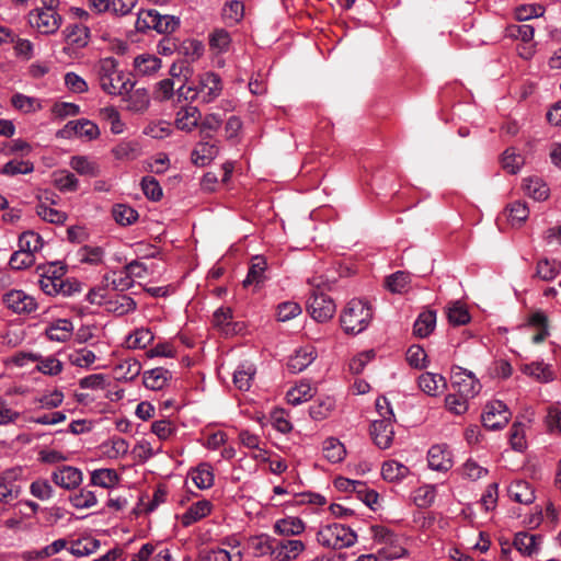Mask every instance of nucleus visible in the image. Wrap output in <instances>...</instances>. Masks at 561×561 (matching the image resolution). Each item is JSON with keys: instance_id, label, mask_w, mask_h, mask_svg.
I'll use <instances>...</instances> for the list:
<instances>
[{"instance_id": "nucleus-17", "label": "nucleus", "mask_w": 561, "mask_h": 561, "mask_svg": "<svg viewBox=\"0 0 561 561\" xmlns=\"http://www.w3.org/2000/svg\"><path fill=\"white\" fill-rule=\"evenodd\" d=\"M144 386L150 390H161L165 387L172 374L163 367H157L144 373Z\"/></svg>"}, {"instance_id": "nucleus-29", "label": "nucleus", "mask_w": 561, "mask_h": 561, "mask_svg": "<svg viewBox=\"0 0 561 561\" xmlns=\"http://www.w3.org/2000/svg\"><path fill=\"white\" fill-rule=\"evenodd\" d=\"M410 469L396 460H388L381 467V476L389 482L400 481L408 477Z\"/></svg>"}, {"instance_id": "nucleus-3", "label": "nucleus", "mask_w": 561, "mask_h": 561, "mask_svg": "<svg viewBox=\"0 0 561 561\" xmlns=\"http://www.w3.org/2000/svg\"><path fill=\"white\" fill-rule=\"evenodd\" d=\"M184 88L182 85L179 89L180 96L184 95L186 100L201 98L202 102L210 103L220 95L222 83L219 75L210 71L201 76L198 88L194 91L193 95L184 94Z\"/></svg>"}, {"instance_id": "nucleus-16", "label": "nucleus", "mask_w": 561, "mask_h": 561, "mask_svg": "<svg viewBox=\"0 0 561 561\" xmlns=\"http://www.w3.org/2000/svg\"><path fill=\"white\" fill-rule=\"evenodd\" d=\"M65 41L68 45L76 48H83L89 44L90 30L83 24H71L62 31Z\"/></svg>"}, {"instance_id": "nucleus-37", "label": "nucleus", "mask_w": 561, "mask_h": 561, "mask_svg": "<svg viewBox=\"0 0 561 561\" xmlns=\"http://www.w3.org/2000/svg\"><path fill=\"white\" fill-rule=\"evenodd\" d=\"M118 480V474L114 469H98L91 473V483L104 489L113 488Z\"/></svg>"}, {"instance_id": "nucleus-26", "label": "nucleus", "mask_w": 561, "mask_h": 561, "mask_svg": "<svg viewBox=\"0 0 561 561\" xmlns=\"http://www.w3.org/2000/svg\"><path fill=\"white\" fill-rule=\"evenodd\" d=\"M436 324V312L432 310L423 311L419 314L413 325V334L423 339L428 336Z\"/></svg>"}, {"instance_id": "nucleus-31", "label": "nucleus", "mask_w": 561, "mask_h": 561, "mask_svg": "<svg viewBox=\"0 0 561 561\" xmlns=\"http://www.w3.org/2000/svg\"><path fill=\"white\" fill-rule=\"evenodd\" d=\"M100 548V541L92 537H83L71 542L69 552L76 557H85Z\"/></svg>"}, {"instance_id": "nucleus-64", "label": "nucleus", "mask_w": 561, "mask_h": 561, "mask_svg": "<svg viewBox=\"0 0 561 561\" xmlns=\"http://www.w3.org/2000/svg\"><path fill=\"white\" fill-rule=\"evenodd\" d=\"M95 358V354L87 348L76 351L69 355L70 363L79 367H88L94 363Z\"/></svg>"}, {"instance_id": "nucleus-51", "label": "nucleus", "mask_w": 561, "mask_h": 561, "mask_svg": "<svg viewBox=\"0 0 561 561\" xmlns=\"http://www.w3.org/2000/svg\"><path fill=\"white\" fill-rule=\"evenodd\" d=\"M70 503L76 508H89L96 504L98 500L94 492L82 489L80 492L69 496Z\"/></svg>"}, {"instance_id": "nucleus-47", "label": "nucleus", "mask_w": 561, "mask_h": 561, "mask_svg": "<svg viewBox=\"0 0 561 561\" xmlns=\"http://www.w3.org/2000/svg\"><path fill=\"white\" fill-rule=\"evenodd\" d=\"M113 216L117 224L127 226L138 219V213L130 206L118 204L113 208Z\"/></svg>"}, {"instance_id": "nucleus-13", "label": "nucleus", "mask_w": 561, "mask_h": 561, "mask_svg": "<svg viewBox=\"0 0 561 561\" xmlns=\"http://www.w3.org/2000/svg\"><path fill=\"white\" fill-rule=\"evenodd\" d=\"M428 466L436 471H448L453 467L451 453L446 445H434L427 453Z\"/></svg>"}, {"instance_id": "nucleus-11", "label": "nucleus", "mask_w": 561, "mask_h": 561, "mask_svg": "<svg viewBox=\"0 0 561 561\" xmlns=\"http://www.w3.org/2000/svg\"><path fill=\"white\" fill-rule=\"evenodd\" d=\"M392 419L375 420L370 426V435L375 444L381 448H389L393 439Z\"/></svg>"}, {"instance_id": "nucleus-58", "label": "nucleus", "mask_w": 561, "mask_h": 561, "mask_svg": "<svg viewBox=\"0 0 561 561\" xmlns=\"http://www.w3.org/2000/svg\"><path fill=\"white\" fill-rule=\"evenodd\" d=\"M34 262V254L31 252L18 250L11 255L9 265L12 270H23L31 266Z\"/></svg>"}, {"instance_id": "nucleus-36", "label": "nucleus", "mask_w": 561, "mask_h": 561, "mask_svg": "<svg viewBox=\"0 0 561 561\" xmlns=\"http://www.w3.org/2000/svg\"><path fill=\"white\" fill-rule=\"evenodd\" d=\"M525 193L536 201H545L549 196V188L539 178H529L524 180Z\"/></svg>"}, {"instance_id": "nucleus-35", "label": "nucleus", "mask_w": 561, "mask_h": 561, "mask_svg": "<svg viewBox=\"0 0 561 561\" xmlns=\"http://www.w3.org/2000/svg\"><path fill=\"white\" fill-rule=\"evenodd\" d=\"M323 455L332 463L344 459L346 450L344 445L334 437H329L323 442Z\"/></svg>"}, {"instance_id": "nucleus-33", "label": "nucleus", "mask_w": 561, "mask_h": 561, "mask_svg": "<svg viewBox=\"0 0 561 561\" xmlns=\"http://www.w3.org/2000/svg\"><path fill=\"white\" fill-rule=\"evenodd\" d=\"M123 101L127 103V110L131 112H144L148 108L150 99L145 88L136 89L131 94Z\"/></svg>"}, {"instance_id": "nucleus-6", "label": "nucleus", "mask_w": 561, "mask_h": 561, "mask_svg": "<svg viewBox=\"0 0 561 561\" xmlns=\"http://www.w3.org/2000/svg\"><path fill=\"white\" fill-rule=\"evenodd\" d=\"M2 302L9 310L16 314H31L38 308L33 296L19 289H11L3 294Z\"/></svg>"}, {"instance_id": "nucleus-43", "label": "nucleus", "mask_w": 561, "mask_h": 561, "mask_svg": "<svg viewBox=\"0 0 561 561\" xmlns=\"http://www.w3.org/2000/svg\"><path fill=\"white\" fill-rule=\"evenodd\" d=\"M42 247H43L42 237L32 230L24 231L19 237V250H22L25 252H31L32 254H34Z\"/></svg>"}, {"instance_id": "nucleus-59", "label": "nucleus", "mask_w": 561, "mask_h": 561, "mask_svg": "<svg viewBox=\"0 0 561 561\" xmlns=\"http://www.w3.org/2000/svg\"><path fill=\"white\" fill-rule=\"evenodd\" d=\"M301 313V307L294 301H285L277 307V320L285 322L294 319Z\"/></svg>"}, {"instance_id": "nucleus-46", "label": "nucleus", "mask_w": 561, "mask_h": 561, "mask_svg": "<svg viewBox=\"0 0 561 561\" xmlns=\"http://www.w3.org/2000/svg\"><path fill=\"white\" fill-rule=\"evenodd\" d=\"M54 184L61 192H75L78 190L79 181L73 173L59 171L55 173Z\"/></svg>"}, {"instance_id": "nucleus-62", "label": "nucleus", "mask_w": 561, "mask_h": 561, "mask_svg": "<svg viewBox=\"0 0 561 561\" xmlns=\"http://www.w3.org/2000/svg\"><path fill=\"white\" fill-rule=\"evenodd\" d=\"M36 403H39L41 408L44 409H55L62 404L64 393L60 390H54L50 393L43 394L39 398L34 400Z\"/></svg>"}, {"instance_id": "nucleus-23", "label": "nucleus", "mask_w": 561, "mask_h": 561, "mask_svg": "<svg viewBox=\"0 0 561 561\" xmlns=\"http://www.w3.org/2000/svg\"><path fill=\"white\" fill-rule=\"evenodd\" d=\"M211 512V503L207 500L198 501L192 504L188 510L182 515V525L187 527L197 520L206 517Z\"/></svg>"}, {"instance_id": "nucleus-54", "label": "nucleus", "mask_w": 561, "mask_h": 561, "mask_svg": "<svg viewBox=\"0 0 561 561\" xmlns=\"http://www.w3.org/2000/svg\"><path fill=\"white\" fill-rule=\"evenodd\" d=\"M313 396L312 388L309 385H300L294 389H290L287 394V401L291 405H298L305 401H308Z\"/></svg>"}, {"instance_id": "nucleus-4", "label": "nucleus", "mask_w": 561, "mask_h": 561, "mask_svg": "<svg viewBox=\"0 0 561 561\" xmlns=\"http://www.w3.org/2000/svg\"><path fill=\"white\" fill-rule=\"evenodd\" d=\"M510 417L511 412L500 400L486 403L481 415L483 426L491 431L502 430L508 423Z\"/></svg>"}, {"instance_id": "nucleus-56", "label": "nucleus", "mask_w": 561, "mask_h": 561, "mask_svg": "<svg viewBox=\"0 0 561 561\" xmlns=\"http://www.w3.org/2000/svg\"><path fill=\"white\" fill-rule=\"evenodd\" d=\"M30 492L34 497L41 501H47L53 496L54 489L47 480L38 479L31 483Z\"/></svg>"}, {"instance_id": "nucleus-38", "label": "nucleus", "mask_w": 561, "mask_h": 561, "mask_svg": "<svg viewBox=\"0 0 561 561\" xmlns=\"http://www.w3.org/2000/svg\"><path fill=\"white\" fill-rule=\"evenodd\" d=\"M152 26L159 34H170L180 26V19L174 15L160 14L154 10V24Z\"/></svg>"}, {"instance_id": "nucleus-7", "label": "nucleus", "mask_w": 561, "mask_h": 561, "mask_svg": "<svg viewBox=\"0 0 561 561\" xmlns=\"http://www.w3.org/2000/svg\"><path fill=\"white\" fill-rule=\"evenodd\" d=\"M30 24L45 35H50L57 32L60 27L62 18L56 12H48L44 9H34L28 14Z\"/></svg>"}, {"instance_id": "nucleus-45", "label": "nucleus", "mask_w": 561, "mask_h": 561, "mask_svg": "<svg viewBox=\"0 0 561 561\" xmlns=\"http://www.w3.org/2000/svg\"><path fill=\"white\" fill-rule=\"evenodd\" d=\"M525 163L524 158L516 152L515 148H507L502 158V167L504 170L512 174H516L523 164Z\"/></svg>"}, {"instance_id": "nucleus-27", "label": "nucleus", "mask_w": 561, "mask_h": 561, "mask_svg": "<svg viewBox=\"0 0 561 561\" xmlns=\"http://www.w3.org/2000/svg\"><path fill=\"white\" fill-rule=\"evenodd\" d=\"M69 164L80 175L90 178H96L100 175L99 164L85 156L71 157Z\"/></svg>"}, {"instance_id": "nucleus-8", "label": "nucleus", "mask_w": 561, "mask_h": 561, "mask_svg": "<svg viewBox=\"0 0 561 561\" xmlns=\"http://www.w3.org/2000/svg\"><path fill=\"white\" fill-rule=\"evenodd\" d=\"M308 311L316 321L325 322L334 316L335 304L322 291L320 294H311L308 300Z\"/></svg>"}, {"instance_id": "nucleus-1", "label": "nucleus", "mask_w": 561, "mask_h": 561, "mask_svg": "<svg viewBox=\"0 0 561 561\" xmlns=\"http://www.w3.org/2000/svg\"><path fill=\"white\" fill-rule=\"evenodd\" d=\"M371 318L373 311L367 302L352 299L343 310L340 322L345 333L358 334L368 327Z\"/></svg>"}, {"instance_id": "nucleus-40", "label": "nucleus", "mask_w": 561, "mask_h": 561, "mask_svg": "<svg viewBox=\"0 0 561 561\" xmlns=\"http://www.w3.org/2000/svg\"><path fill=\"white\" fill-rule=\"evenodd\" d=\"M411 277L408 272L398 271L386 278L387 288L394 294L408 290Z\"/></svg>"}, {"instance_id": "nucleus-39", "label": "nucleus", "mask_w": 561, "mask_h": 561, "mask_svg": "<svg viewBox=\"0 0 561 561\" xmlns=\"http://www.w3.org/2000/svg\"><path fill=\"white\" fill-rule=\"evenodd\" d=\"M34 171L33 162L28 160H10L0 170V174L5 176H15L18 174H28Z\"/></svg>"}, {"instance_id": "nucleus-18", "label": "nucleus", "mask_w": 561, "mask_h": 561, "mask_svg": "<svg viewBox=\"0 0 561 561\" xmlns=\"http://www.w3.org/2000/svg\"><path fill=\"white\" fill-rule=\"evenodd\" d=\"M73 331L72 322L68 319H58L46 328L45 334L50 341L66 342Z\"/></svg>"}, {"instance_id": "nucleus-53", "label": "nucleus", "mask_w": 561, "mask_h": 561, "mask_svg": "<svg viewBox=\"0 0 561 561\" xmlns=\"http://www.w3.org/2000/svg\"><path fill=\"white\" fill-rule=\"evenodd\" d=\"M138 152V144L136 141H122L112 149L113 156L118 160L135 159Z\"/></svg>"}, {"instance_id": "nucleus-12", "label": "nucleus", "mask_w": 561, "mask_h": 561, "mask_svg": "<svg viewBox=\"0 0 561 561\" xmlns=\"http://www.w3.org/2000/svg\"><path fill=\"white\" fill-rule=\"evenodd\" d=\"M305 550V545L298 539L276 540L273 558L276 561H290Z\"/></svg>"}, {"instance_id": "nucleus-20", "label": "nucleus", "mask_w": 561, "mask_h": 561, "mask_svg": "<svg viewBox=\"0 0 561 561\" xmlns=\"http://www.w3.org/2000/svg\"><path fill=\"white\" fill-rule=\"evenodd\" d=\"M266 261L263 256L256 255L252 259V263L249 267L247 277L242 282L244 288H248L252 285L259 286L264 282V273L266 270Z\"/></svg>"}, {"instance_id": "nucleus-50", "label": "nucleus", "mask_w": 561, "mask_h": 561, "mask_svg": "<svg viewBox=\"0 0 561 561\" xmlns=\"http://www.w3.org/2000/svg\"><path fill=\"white\" fill-rule=\"evenodd\" d=\"M140 185L145 196L150 201L158 202L162 198V188L153 176H144Z\"/></svg>"}, {"instance_id": "nucleus-21", "label": "nucleus", "mask_w": 561, "mask_h": 561, "mask_svg": "<svg viewBox=\"0 0 561 561\" xmlns=\"http://www.w3.org/2000/svg\"><path fill=\"white\" fill-rule=\"evenodd\" d=\"M419 387L428 396H437L446 388V380L439 374L424 373L419 377Z\"/></svg>"}, {"instance_id": "nucleus-19", "label": "nucleus", "mask_w": 561, "mask_h": 561, "mask_svg": "<svg viewBox=\"0 0 561 561\" xmlns=\"http://www.w3.org/2000/svg\"><path fill=\"white\" fill-rule=\"evenodd\" d=\"M201 116L199 110L195 106L182 107L176 114L175 125L181 130L191 131L198 126Z\"/></svg>"}, {"instance_id": "nucleus-2", "label": "nucleus", "mask_w": 561, "mask_h": 561, "mask_svg": "<svg viewBox=\"0 0 561 561\" xmlns=\"http://www.w3.org/2000/svg\"><path fill=\"white\" fill-rule=\"evenodd\" d=\"M357 535L350 527L342 524H331L322 527L317 533V541L331 549H342L353 546Z\"/></svg>"}, {"instance_id": "nucleus-41", "label": "nucleus", "mask_w": 561, "mask_h": 561, "mask_svg": "<svg viewBox=\"0 0 561 561\" xmlns=\"http://www.w3.org/2000/svg\"><path fill=\"white\" fill-rule=\"evenodd\" d=\"M214 473L208 463L199 465L192 474V480L198 489H208L214 484Z\"/></svg>"}, {"instance_id": "nucleus-28", "label": "nucleus", "mask_w": 561, "mask_h": 561, "mask_svg": "<svg viewBox=\"0 0 561 561\" xmlns=\"http://www.w3.org/2000/svg\"><path fill=\"white\" fill-rule=\"evenodd\" d=\"M255 367L249 363H242L233 374V383L241 391H248L255 375Z\"/></svg>"}, {"instance_id": "nucleus-52", "label": "nucleus", "mask_w": 561, "mask_h": 561, "mask_svg": "<svg viewBox=\"0 0 561 561\" xmlns=\"http://www.w3.org/2000/svg\"><path fill=\"white\" fill-rule=\"evenodd\" d=\"M36 214L45 221L57 225L64 224L67 219L66 213L48 207L45 204H38L36 206Z\"/></svg>"}, {"instance_id": "nucleus-44", "label": "nucleus", "mask_w": 561, "mask_h": 561, "mask_svg": "<svg viewBox=\"0 0 561 561\" xmlns=\"http://www.w3.org/2000/svg\"><path fill=\"white\" fill-rule=\"evenodd\" d=\"M448 321L453 325H463L470 321V314L465 305L459 301L451 304L447 309Z\"/></svg>"}, {"instance_id": "nucleus-42", "label": "nucleus", "mask_w": 561, "mask_h": 561, "mask_svg": "<svg viewBox=\"0 0 561 561\" xmlns=\"http://www.w3.org/2000/svg\"><path fill=\"white\" fill-rule=\"evenodd\" d=\"M523 373L535 377L541 382H549L554 378L553 371L548 365H545L543 363L526 364L523 367Z\"/></svg>"}, {"instance_id": "nucleus-49", "label": "nucleus", "mask_w": 561, "mask_h": 561, "mask_svg": "<svg viewBox=\"0 0 561 561\" xmlns=\"http://www.w3.org/2000/svg\"><path fill=\"white\" fill-rule=\"evenodd\" d=\"M152 341V332L149 329L140 328L128 336L127 343L130 348H145Z\"/></svg>"}, {"instance_id": "nucleus-57", "label": "nucleus", "mask_w": 561, "mask_h": 561, "mask_svg": "<svg viewBox=\"0 0 561 561\" xmlns=\"http://www.w3.org/2000/svg\"><path fill=\"white\" fill-rule=\"evenodd\" d=\"M468 399L460 393H450L446 396L445 404L450 412L460 415L468 410Z\"/></svg>"}, {"instance_id": "nucleus-14", "label": "nucleus", "mask_w": 561, "mask_h": 561, "mask_svg": "<svg viewBox=\"0 0 561 561\" xmlns=\"http://www.w3.org/2000/svg\"><path fill=\"white\" fill-rule=\"evenodd\" d=\"M316 358L317 351L314 346L307 345L297 350L295 354L289 357L287 366L291 373H300L311 365Z\"/></svg>"}, {"instance_id": "nucleus-32", "label": "nucleus", "mask_w": 561, "mask_h": 561, "mask_svg": "<svg viewBox=\"0 0 561 561\" xmlns=\"http://www.w3.org/2000/svg\"><path fill=\"white\" fill-rule=\"evenodd\" d=\"M560 268V262L545 257L537 262L535 276L541 280L549 282L556 278Z\"/></svg>"}, {"instance_id": "nucleus-15", "label": "nucleus", "mask_w": 561, "mask_h": 561, "mask_svg": "<svg viewBox=\"0 0 561 561\" xmlns=\"http://www.w3.org/2000/svg\"><path fill=\"white\" fill-rule=\"evenodd\" d=\"M208 140L202 139L192 151V162L197 167L207 165L218 156L219 148Z\"/></svg>"}, {"instance_id": "nucleus-63", "label": "nucleus", "mask_w": 561, "mask_h": 561, "mask_svg": "<svg viewBox=\"0 0 561 561\" xmlns=\"http://www.w3.org/2000/svg\"><path fill=\"white\" fill-rule=\"evenodd\" d=\"M407 359L414 368L422 369L426 366V353L420 345H412L408 348Z\"/></svg>"}, {"instance_id": "nucleus-22", "label": "nucleus", "mask_w": 561, "mask_h": 561, "mask_svg": "<svg viewBox=\"0 0 561 561\" xmlns=\"http://www.w3.org/2000/svg\"><path fill=\"white\" fill-rule=\"evenodd\" d=\"M541 541L542 537L540 535L517 533L514 538V546L520 553L531 556L538 550Z\"/></svg>"}, {"instance_id": "nucleus-5", "label": "nucleus", "mask_w": 561, "mask_h": 561, "mask_svg": "<svg viewBox=\"0 0 561 561\" xmlns=\"http://www.w3.org/2000/svg\"><path fill=\"white\" fill-rule=\"evenodd\" d=\"M450 380L451 387L465 397L473 398L481 390V383L473 373L459 366L453 367Z\"/></svg>"}, {"instance_id": "nucleus-34", "label": "nucleus", "mask_w": 561, "mask_h": 561, "mask_svg": "<svg viewBox=\"0 0 561 561\" xmlns=\"http://www.w3.org/2000/svg\"><path fill=\"white\" fill-rule=\"evenodd\" d=\"M274 529L277 534L283 536H296L305 530V524L298 517H287L277 520Z\"/></svg>"}, {"instance_id": "nucleus-25", "label": "nucleus", "mask_w": 561, "mask_h": 561, "mask_svg": "<svg viewBox=\"0 0 561 561\" xmlns=\"http://www.w3.org/2000/svg\"><path fill=\"white\" fill-rule=\"evenodd\" d=\"M15 471H7L0 477V502L8 499H16L21 493V486L15 482Z\"/></svg>"}, {"instance_id": "nucleus-24", "label": "nucleus", "mask_w": 561, "mask_h": 561, "mask_svg": "<svg viewBox=\"0 0 561 561\" xmlns=\"http://www.w3.org/2000/svg\"><path fill=\"white\" fill-rule=\"evenodd\" d=\"M508 494L515 502L530 504L535 501V491L527 481H515L508 486Z\"/></svg>"}, {"instance_id": "nucleus-55", "label": "nucleus", "mask_w": 561, "mask_h": 561, "mask_svg": "<svg viewBox=\"0 0 561 561\" xmlns=\"http://www.w3.org/2000/svg\"><path fill=\"white\" fill-rule=\"evenodd\" d=\"M221 117L218 114H209L199 125V134L202 139H211L213 131H216L221 126Z\"/></svg>"}, {"instance_id": "nucleus-30", "label": "nucleus", "mask_w": 561, "mask_h": 561, "mask_svg": "<svg viewBox=\"0 0 561 561\" xmlns=\"http://www.w3.org/2000/svg\"><path fill=\"white\" fill-rule=\"evenodd\" d=\"M141 371L140 363L135 358H128L114 367V374L118 380H133Z\"/></svg>"}, {"instance_id": "nucleus-10", "label": "nucleus", "mask_w": 561, "mask_h": 561, "mask_svg": "<svg viewBox=\"0 0 561 561\" xmlns=\"http://www.w3.org/2000/svg\"><path fill=\"white\" fill-rule=\"evenodd\" d=\"M51 480L60 488L73 490L82 482V472L72 466H61L51 473Z\"/></svg>"}, {"instance_id": "nucleus-9", "label": "nucleus", "mask_w": 561, "mask_h": 561, "mask_svg": "<svg viewBox=\"0 0 561 561\" xmlns=\"http://www.w3.org/2000/svg\"><path fill=\"white\" fill-rule=\"evenodd\" d=\"M37 363V370L49 376H56L62 371V363L54 356L44 357L37 353H21L16 357L18 365H24V360Z\"/></svg>"}, {"instance_id": "nucleus-61", "label": "nucleus", "mask_w": 561, "mask_h": 561, "mask_svg": "<svg viewBox=\"0 0 561 561\" xmlns=\"http://www.w3.org/2000/svg\"><path fill=\"white\" fill-rule=\"evenodd\" d=\"M242 554L241 552H237L236 554L231 556L227 550L225 549H217V550H210L206 551L199 559V561H241Z\"/></svg>"}, {"instance_id": "nucleus-48", "label": "nucleus", "mask_w": 561, "mask_h": 561, "mask_svg": "<svg viewBox=\"0 0 561 561\" xmlns=\"http://www.w3.org/2000/svg\"><path fill=\"white\" fill-rule=\"evenodd\" d=\"M436 497V486L426 484L415 491L414 503L421 508L430 507Z\"/></svg>"}, {"instance_id": "nucleus-60", "label": "nucleus", "mask_w": 561, "mask_h": 561, "mask_svg": "<svg viewBox=\"0 0 561 561\" xmlns=\"http://www.w3.org/2000/svg\"><path fill=\"white\" fill-rule=\"evenodd\" d=\"M510 443L514 450L522 451L526 447L524 424L514 422L511 428Z\"/></svg>"}]
</instances>
